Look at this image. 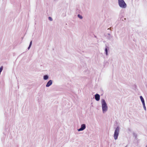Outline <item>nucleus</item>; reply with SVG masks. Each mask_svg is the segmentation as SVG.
Instances as JSON below:
<instances>
[{"mask_svg": "<svg viewBox=\"0 0 147 147\" xmlns=\"http://www.w3.org/2000/svg\"><path fill=\"white\" fill-rule=\"evenodd\" d=\"M102 111L104 112L107 111V107L104 100L103 99L102 100Z\"/></svg>", "mask_w": 147, "mask_h": 147, "instance_id": "obj_1", "label": "nucleus"}, {"mask_svg": "<svg viewBox=\"0 0 147 147\" xmlns=\"http://www.w3.org/2000/svg\"><path fill=\"white\" fill-rule=\"evenodd\" d=\"M119 4V6L122 8H125L126 5L123 0H118Z\"/></svg>", "mask_w": 147, "mask_h": 147, "instance_id": "obj_2", "label": "nucleus"}, {"mask_svg": "<svg viewBox=\"0 0 147 147\" xmlns=\"http://www.w3.org/2000/svg\"><path fill=\"white\" fill-rule=\"evenodd\" d=\"M119 127H117L116 128L114 134V138L115 140H116L117 139L119 135Z\"/></svg>", "mask_w": 147, "mask_h": 147, "instance_id": "obj_3", "label": "nucleus"}, {"mask_svg": "<svg viewBox=\"0 0 147 147\" xmlns=\"http://www.w3.org/2000/svg\"><path fill=\"white\" fill-rule=\"evenodd\" d=\"M86 128V125L85 124H82L81 126V127L78 129V131H81L83 130L84 129H85Z\"/></svg>", "mask_w": 147, "mask_h": 147, "instance_id": "obj_4", "label": "nucleus"}, {"mask_svg": "<svg viewBox=\"0 0 147 147\" xmlns=\"http://www.w3.org/2000/svg\"><path fill=\"white\" fill-rule=\"evenodd\" d=\"M95 99L97 101H98L100 99V96L98 94H96L95 95Z\"/></svg>", "mask_w": 147, "mask_h": 147, "instance_id": "obj_5", "label": "nucleus"}, {"mask_svg": "<svg viewBox=\"0 0 147 147\" xmlns=\"http://www.w3.org/2000/svg\"><path fill=\"white\" fill-rule=\"evenodd\" d=\"M52 81L51 80H50L48 82L46 86L47 87H49L52 84Z\"/></svg>", "mask_w": 147, "mask_h": 147, "instance_id": "obj_6", "label": "nucleus"}, {"mask_svg": "<svg viewBox=\"0 0 147 147\" xmlns=\"http://www.w3.org/2000/svg\"><path fill=\"white\" fill-rule=\"evenodd\" d=\"M140 99L141 100L142 102L143 105H144V98H143V97L142 96H140Z\"/></svg>", "mask_w": 147, "mask_h": 147, "instance_id": "obj_7", "label": "nucleus"}, {"mask_svg": "<svg viewBox=\"0 0 147 147\" xmlns=\"http://www.w3.org/2000/svg\"><path fill=\"white\" fill-rule=\"evenodd\" d=\"M48 78V77L47 75H45L44 76V79L45 80H46Z\"/></svg>", "mask_w": 147, "mask_h": 147, "instance_id": "obj_8", "label": "nucleus"}, {"mask_svg": "<svg viewBox=\"0 0 147 147\" xmlns=\"http://www.w3.org/2000/svg\"><path fill=\"white\" fill-rule=\"evenodd\" d=\"M3 66L1 67L0 68V74H1V72L3 70Z\"/></svg>", "mask_w": 147, "mask_h": 147, "instance_id": "obj_9", "label": "nucleus"}, {"mask_svg": "<svg viewBox=\"0 0 147 147\" xmlns=\"http://www.w3.org/2000/svg\"><path fill=\"white\" fill-rule=\"evenodd\" d=\"M78 16L79 18H80V19H82V16H81L79 14H78Z\"/></svg>", "mask_w": 147, "mask_h": 147, "instance_id": "obj_10", "label": "nucleus"}, {"mask_svg": "<svg viewBox=\"0 0 147 147\" xmlns=\"http://www.w3.org/2000/svg\"><path fill=\"white\" fill-rule=\"evenodd\" d=\"M32 41H31L30 42V43L29 46V47H28V49H29V48L31 46V45H32Z\"/></svg>", "mask_w": 147, "mask_h": 147, "instance_id": "obj_11", "label": "nucleus"}, {"mask_svg": "<svg viewBox=\"0 0 147 147\" xmlns=\"http://www.w3.org/2000/svg\"><path fill=\"white\" fill-rule=\"evenodd\" d=\"M105 51L106 53V55H107V48H106L105 49Z\"/></svg>", "mask_w": 147, "mask_h": 147, "instance_id": "obj_12", "label": "nucleus"}, {"mask_svg": "<svg viewBox=\"0 0 147 147\" xmlns=\"http://www.w3.org/2000/svg\"><path fill=\"white\" fill-rule=\"evenodd\" d=\"M49 20H50L51 21H52V18L51 17H49Z\"/></svg>", "mask_w": 147, "mask_h": 147, "instance_id": "obj_13", "label": "nucleus"}, {"mask_svg": "<svg viewBox=\"0 0 147 147\" xmlns=\"http://www.w3.org/2000/svg\"><path fill=\"white\" fill-rule=\"evenodd\" d=\"M143 106L144 107V108H145V109H146V108L145 106V105H143Z\"/></svg>", "mask_w": 147, "mask_h": 147, "instance_id": "obj_14", "label": "nucleus"}]
</instances>
